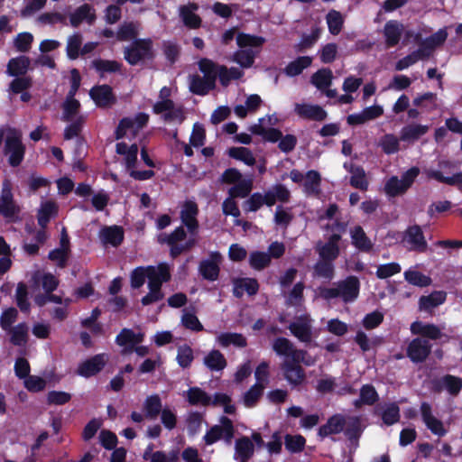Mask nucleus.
I'll list each match as a JSON object with an SVG mask.
<instances>
[{"label": "nucleus", "mask_w": 462, "mask_h": 462, "mask_svg": "<svg viewBox=\"0 0 462 462\" xmlns=\"http://www.w3.org/2000/svg\"><path fill=\"white\" fill-rule=\"evenodd\" d=\"M265 40L263 37L238 33L236 36L237 45L241 50L233 53L230 58L231 60L238 63L243 68H250L254 62V58L259 53V48L264 43Z\"/></svg>", "instance_id": "nucleus-1"}, {"label": "nucleus", "mask_w": 462, "mask_h": 462, "mask_svg": "<svg viewBox=\"0 0 462 462\" xmlns=\"http://www.w3.org/2000/svg\"><path fill=\"white\" fill-rule=\"evenodd\" d=\"M360 282L357 277L348 276L345 280L334 283L331 288L320 290V296L325 300L341 298L344 302L354 301L359 294Z\"/></svg>", "instance_id": "nucleus-2"}, {"label": "nucleus", "mask_w": 462, "mask_h": 462, "mask_svg": "<svg viewBox=\"0 0 462 462\" xmlns=\"http://www.w3.org/2000/svg\"><path fill=\"white\" fill-rule=\"evenodd\" d=\"M124 57L133 66L152 60L154 57L152 41L151 39L135 40L124 48Z\"/></svg>", "instance_id": "nucleus-3"}, {"label": "nucleus", "mask_w": 462, "mask_h": 462, "mask_svg": "<svg viewBox=\"0 0 462 462\" xmlns=\"http://www.w3.org/2000/svg\"><path fill=\"white\" fill-rule=\"evenodd\" d=\"M151 282H148L150 292L142 299L143 305L159 301L163 298L161 287L162 282L171 279L170 268L167 263H160L157 269H151Z\"/></svg>", "instance_id": "nucleus-4"}, {"label": "nucleus", "mask_w": 462, "mask_h": 462, "mask_svg": "<svg viewBox=\"0 0 462 462\" xmlns=\"http://www.w3.org/2000/svg\"><path fill=\"white\" fill-rule=\"evenodd\" d=\"M199 69L204 76L193 75L189 80V89L196 95H206L215 88L214 73L212 72L213 61L208 59H202L199 63Z\"/></svg>", "instance_id": "nucleus-5"}, {"label": "nucleus", "mask_w": 462, "mask_h": 462, "mask_svg": "<svg viewBox=\"0 0 462 462\" xmlns=\"http://www.w3.org/2000/svg\"><path fill=\"white\" fill-rule=\"evenodd\" d=\"M273 351L279 356L291 357V360L302 362L310 366L315 364V359L310 356L307 351L297 349L294 344L286 337H277L273 343Z\"/></svg>", "instance_id": "nucleus-6"}, {"label": "nucleus", "mask_w": 462, "mask_h": 462, "mask_svg": "<svg viewBox=\"0 0 462 462\" xmlns=\"http://www.w3.org/2000/svg\"><path fill=\"white\" fill-rule=\"evenodd\" d=\"M22 134L14 128H7L5 152L9 155L8 162L13 167L21 164L25 147L22 143Z\"/></svg>", "instance_id": "nucleus-7"}, {"label": "nucleus", "mask_w": 462, "mask_h": 462, "mask_svg": "<svg viewBox=\"0 0 462 462\" xmlns=\"http://www.w3.org/2000/svg\"><path fill=\"white\" fill-rule=\"evenodd\" d=\"M419 173L420 169L412 167L403 173L401 180L396 176L390 178L384 186L385 192L391 197L403 194L412 185Z\"/></svg>", "instance_id": "nucleus-8"}, {"label": "nucleus", "mask_w": 462, "mask_h": 462, "mask_svg": "<svg viewBox=\"0 0 462 462\" xmlns=\"http://www.w3.org/2000/svg\"><path fill=\"white\" fill-rule=\"evenodd\" d=\"M221 425L213 426L204 436V441L207 445H212L217 440H224L230 444L234 438L235 429L232 420L227 417L220 419Z\"/></svg>", "instance_id": "nucleus-9"}, {"label": "nucleus", "mask_w": 462, "mask_h": 462, "mask_svg": "<svg viewBox=\"0 0 462 462\" xmlns=\"http://www.w3.org/2000/svg\"><path fill=\"white\" fill-rule=\"evenodd\" d=\"M149 119V116L145 113H139L134 118H123L116 130V139L119 140L127 135L129 133L132 136H136L138 132L144 127Z\"/></svg>", "instance_id": "nucleus-10"}, {"label": "nucleus", "mask_w": 462, "mask_h": 462, "mask_svg": "<svg viewBox=\"0 0 462 462\" xmlns=\"http://www.w3.org/2000/svg\"><path fill=\"white\" fill-rule=\"evenodd\" d=\"M20 207L14 200L10 183L5 181L0 196V214L9 221L18 220Z\"/></svg>", "instance_id": "nucleus-11"}, {"label": "nucleus", "mask_w": 462, "mask_h": 462, "mask_svg": "<svg viewBox=\"0 0 462 462\" xmlns=\"http://www.w3.org/2000/svg\"><path fill=\"white\" fill-rule=\"evenodd\" d=\"M152 110L157 115H162L165 122L182 123L185 119L184 111L181 106H177L172 100L156 102Z\"/></svg>", "instance_id": "nucleus-12"}, {"label": "nucleus", "mask_w": 462, "mask_h": 462, "mask_svg": "<svg viewBox=\"0 0 462 462\" xmlns=\"http://www.w3.org/2000/svg\"><path fill=\"white\" fill-rule=\"evenodd\" d=\"M431 348L432 345L430 340L417 337L408 344L406 356L413 363H422L429 357Z\"/></svg>", "instance_id": "nucleus-13"}, {"label": "nucleus", "mask_w": 462, "mask_h": 462, "mask_svg": "<svg viewBox=\"0 0 462 462\" xmlns=\"http://www.w3.org/2000/svg\"><path fill=\"white\" fill-rule=\"evenodd\" d=\"M291 333L300 342L309 344L312 340L311 319L308 315L297 317L289 326Z\"/></svg>", "instance_id": "nucleus-14"}, {"label": "nucleus", "mask_w": 462, "mask_h": 462, "mask_svg": "<svg viewBox=\"0 0 462 462\" xmlns=\"http://www.w3.org/2000/svg\"><path fill=\"white\" fill-rule=\"evenodd\" d=\"M339 241L340 236L338 234L330 235L326 242L319 241L315 245L319 257L334 262L340 254Z\"/></svg>", "instance_id": "nucleus-15"}, {"label": "nucleus", "mask_w": 462, "mask_h": 462, "mask_svg": "<svg viewBox=\"0 0 462 462\" xmlns=\"http://www.w3.org/2000/svg\"><path fill=\"white\" fill-rule=\"evenodd\" d=\"M222 259L220 253L212 252L209 254V259L200 262L199 271L204 279L211 282L217 280L220 272L219 264Z\"/></svg>", "instance_id": "nucleus-16"}, {"label": "nucleus", "mask_w": 462, "mask_h": 462, "mask_svg": "<svg viewBox=\"0 0 462 462\" xmlns=\"http://www.w3.org/2000/svg\"><path fill=\"white\" fill-rule=\"evenodd\" d=\"M301 362L284 360L281 365L284 378L293 386L300 385L306 379L304 369L300 366Z\"/></svg>", "instance_id": "nucleus-17"}, {"label": "nucleus", "mask_w": 462, "mask_h": 462, "mask_svg": "<svg viewBox=\"0 0 462 462\" xmlns=\"http://www.w3.org/2000/svg\"><path fill=\"white\" fill-rule=\"evenodd\" d=\"M107 362V356L105 354L96 355L95 356L82 362L77 370V373L84 377H90L100 372Z\"/></svg>", "instance_id": "nucleus-18"}, {"label": "nucleus", "mask_w": 462, "mask_h": 462, "mask_svg": "<svg viewBox=\"0 0 462 462\" xmlns=\"http://www.w3.org/2000/svg\"><path fill=\"white\" fill-rule=\"evenodd\" d=\"M199 214L198 205L193 201H186L180 211V218L190 233L196 235L199 229L197 216Z\"/></svg>", "instance_id": "nucleus-19"}, {"label": "nucleus", "mask_w": 462, "mask_h": 462, "mask_svg": "<svg viewBox=\"0 0 462 462\" xmlns=\"http://www.w3.org/2000/svg\"><path fill=\"white\" fill-rule=\"evenodd\" d=\"M344 420L343 431L346 438L356 446L365 427L363 419L360 416H344Z\"/></svg>", "instance_id": "nucleus-20"}, {"label": "nucleus", "mask_w": 462, "mask_h": 462, "mask_svg": "<svg viewBox=\"0 0 462 462\" xmlns=\"http://www.w3.org/2000/svg\"><path fill=\"white\" fill-rule=\"evenodd\" d=\"M294 111L300 118L319 122L324 121L328 116L320 106L311 104L296 103Z\"/></svg>", "instance_id": "nucleus-21"}, {"label": "nucleus", "mask_w": 462, "mask_h": 462, "mask_svg": "<svg viewBox=\"0 0 462 462\" xmlns=\"http://www.w3.org/2000/svg\"><path fill=\"white\" fill-rule=\"evenodd\" d=\"M91 98L99 107H109L116 101L112 88L108 85L97 86L89 91Z\"/></svg>", "instance_id": "nucleus-22"}, {"label": "nucleus", "mask_w": 462, "mask_h": 462, "mask_svg": "<svg viewBox=\"0 0 462 462\" xmlns=\"http://www.w3.org/2000/svg\"><path fill=\"white\" fill-rule=\"evenodd\" d=\"M420 413L427 428L435 435L442 437L447 430L441 420L437 419L431 411V407L428 402H422L420 405Z\"/></svg>", "instance_id": "nucleus-23"}, {"label": "nucleus", "mask_w": 462, "mask_h": 462, "mask_svg": "<svg viewBox=\"0 0 462 462\" xmlns=\"http://www.w3.org/2000/svg\"><path fill=\"white\" fill-rule=\"evenodd\" d=\"M383 114V108L379 105L365 107L362 112L349 115L346 122L350 125H364L368 121L376 119Z\"/></svg>", "instance_id": "nucleus-24"}, {"label": "nucleus", "mask_w": 462, "mask_h": 462, "mask_svg": "<svg viewBox=\"0 0 462 462\" xmlns=\"http://www.w3.org/2000/svg\"><path fill=\"white\" fill-rule=\"evenodd\" d=\"M344 168L351 174L350 185L360 190L365 191L368 189L369 181L365 170L354 163H344Z\"/></svg>", "instance_id": "nucleus-25"}, {"label": "nucleus", "mask_w": 462, "mask_h": 462, "mask_svg": "<svg viewBox=\"0 0 462 462\" xmlns=\"http://www.w3.org/2000/svg\"><path fill=\"white\" fill-rule=\"evenodd\" d=\"M199 5L195 3L180 5L179 8L180 16L185 26L190 29H198L201 25V18L196 14Z\"/></svg>", "instance_id": "nucleus-26"}, {"label": "nucleus", "mask_w": 462, "mask_h": 462, "mask_svg": "<svg viewBox=\"0 0 462 462\" xmlns=\"http://www.w3.org/2000/svg\"><path fill=\"white\" fill-rule=\"evenodd\" d=\"M404 26L398 21H388L383 27V33L388 48L397 45L402 38Z\"/></svg>", "instance_id": "nucleus-27"}, {"label": "nucleus", "mask_w": 462, "mask_h": 462, "mask_svg": "<svg viewBox=\"0 0 462 462\" xmlns=\"http://www.w3.org/2000/svg\"><path fill=\"white\" fill-rule=\"evenodd\" d=\"M405 239L411 244V249L417 252H425L428 248L427 242L424 238L420 226L415 225L410 226L405 232Z\"/></svg>", "instance_id": "nucleus-28"}, {"label": "nucleus", "mask_w": 462, "mask_h": 462, "mask_svg": "<svg viewBox=\"0 0 462 462\" xmlns=\"http://www.w3.org/2000/svg\"><path fill=\"white\" fill-rule=\"evenodd\" d=\"M254 445L252 439L248 437H242L235 442V459L239 462H248V460L254 456Z\"/></svg>", "instance_id": "nucleus-29"}, {"label": "nucleus", "mask_w": 462, "mask_h": 462, "mask_svg": "<svg viewBox=\"0 0 462 462\" xmlns=\"http://www.w3.org/2000/svg\"><path fill=\"white\" fill-rule=\"evenodd\" d=\"M411 331L414 335H420V337L436 340L440 338L443 334L439 327L434 324H425L420 321H415L411 325Z\"/></svg>", "instance_id": "nucleus-30"}, {"label": "nucleus", "mask_w": 462, "mask_h": 462, "mask_svg": "<svg viewBox=\"0 0 462 462\" xmlns=\"http://www.w3.org/2000/svg\"><path fill=\"white\" fill-rule=\"evenodd\" d=\"M266 206L272 207L277 201L287 203L291 199V191L282 184H276L265 192Z\"/></svg>", "instance_id": "nucleus-31"}, {"label": "nucleus", "mask_w": 462, "mask_h": 462, "mask_svg": "<svg viewBox=\"0 0 462 462\" xmlns=\"http://www.w3.org/2000/svg\"><path fill=\"white\" fill-rule=\"evenodd\" d=\"M31 60L27 56L13 58L8 61L6 73L11 77L24 76L30 69Z\"/></svg>", "instance_id": "nucleus-32"}, {"label": "nucleus", "mask_w": 462, "mask_h": 462, "mask_svg": "<svg viewBox=\"0 0 462 462\" xmlns=\"http://www.w3.org/2000/svg\"><path fill=\"white\" fill-rule=\"evenodd\" d=\"M430 127L428 125L411 124L402 128L400 133L401 141L407 143H414L420 137L428 133Z\"/></svg>", "instance_id": "nucleus-33"}, {"label": "nucleus", "mask_w": 462, "mask_h": 462, "mask_svg": "<svg viewBox=\"0 0 462 462\" xmlns=\"http://www.w3.org/2000/svg\"><path fill=\"white\" fill-rule=\"evenodd\" d=\"M95 20V12L88 4L78 7L75 12L70 14V24L73 27H78L83 21H87L89 24H92Z\"/></svg>", "instance_id": "nucleus-34"}, {"label": "nucleus", "mask_w": 462, "mask_h": 462, "mask_svg": "<svg viewBox=\"0 0 462 462\" xmlns=\"http://www.w3.org/2000/svg\"><path fill=\"white\" fill-rule=\"evenodd\" d=\"M344 415L335 414L330 417L327 423L322 425L319 430V435L322 438L332 434H337L344 430Z\"/></svg>", "instance_id": "nucleus-35"}, {"label": "nucleus", "mask_w": 462, "mask_h": 462, "mask_svg": "<svg viewBox=\"0 0 462 462\" xmlns=\"http://www.w3.org/2000/svg\"><path fill=\"white\" fill-rule=\"evenodd\" d=\"M187 235L182 226L177 227L170 235L162 234L158 237V241L162 244H167L170 246V254L172 257V250L176 247H181L182 242L185 240Z\"/></svg>", "instance_id": "nucleus-36"}, {"label": "nucleus", "mask_w": 462, "mask_h": 462, "mask_svg": "<svg viewBox=\"0 0 462 462\" xmlns=\"http://www.w3.org/2000/svg\"><path fill=\"white\" fill-rule=\"evenodd\" d=\"M447 293L442 291H435L430 295L421 296L419 300L420 309L430 311L442 304L446 300Z\"/></svg>", "instance_id": "nucleus-37"}, {"label": "nucleus", "mask_w": 462, "mask_h": 462, "mask_svg": "<svg viewBox=\"0 0 462 462\" xmlns=\"http://www.w3.org/2000/svg\"><path fill=\"white\" fill-rule=\"evenodd\" d=\"M335 275V266L332 261L319 258L313 266V276L330 281Z\"/></svg>", "instance_id": "nucleus-38"}, {"label": "nucleus", "mask_w": 462, "mask_h": 462, "mask_svg": "<svg viewBox=\"0 0 462 462\" xmlns=\"http://www.w3.org/2000/svg\"><path fill=\"white\" fill-rule=\"evenodd\" d=\"M320 174L316 171H309L304 177L303 187L308 196H318L320 192Z\"/></svg>", "instance_id": "nucleus-39"}, {"label": "nucleus", "mask_w": 462, "mask_h": 462, "mask_svg": "<svg viewBox=\"0 0 462 462\" xmlns=\"http://www.w3.org/2000/svg\"><path fill=\"white\" fill-rule=\"evenodd\" d=\"M351 238L353 245L360 251L369 252L372 250L373 243L360 226H355L351 230Z\"/></svg>", "instance_id": "nucleus-40"}, {"label": "nucleus", "mask_w": 462, "mask_h": 462, "mask_svg": "<svg viewBox=\"0 0 462 462\" xmlns=\"http://www.w3.org/2000/svg\"><path fill=\"white\" fill-rule=\"evenodd\" d=\"M100 237L105 244L117 246L124 239V231L122 227L116 226L105 227L100 232Z\"/></svg>", "instance_id": "nucleus-41"}, {"label": "nucleus", "mask_w": 462, "mask_h": 462, "mask_svg": "<svg viewBox=\"0 0 462 462\" xmlns=\"http://www.w3.org/2000/svg\"><path fill=\"white\" fill-rule=\"evenodd\" d=\"M162 400L158 394L147 397L143 402V411L146 419L155 420L162 411Z\"/></svg>", "instance_id": "nucleus-42"}, {"label": "nucleus", "mask_w": 462, "mask_h": 462, "mask_svg": "<svg viewBox=\"0 0 462 462\" xmlns=\"http://www.w3.org/2000/svg\"><path fill=\"white\" fill-rule=\"evenodd\" d=\"M143 337L144 335L143 333H134L132 329L123 328L116 336V342L118 346H135L142 343Z\"/></svg>", "instance_id": "nucleus-43"}, {"label": "nucleus", "mask_w": 462, "mask_h": 462, "mask_svg": "<svg viewBox=\"0 0 462 462\" xmlns=\"http://www.w3.org/2000/svg\"><path fill=\"white\" fill-rule=\"evenodd\" d=\"M333 74L329 69H321L311 77V83L319 90L327 89L332 83Z\"/></svg>", "instance_id": "nucleus-44"}, {"label": "nucleus", "mask_w": 462, "mask_h": 462, "mask_svg": "<svg viewBox=\"0 0 462 462\" xmlns=\"http://www.w3.org/2000/svg\"><path fill=\"white\" fill-rule=\"evenodd\" d=\"M11 334L10 341L14 346H23L28 339V326L25 323H20L7 330Z\"/></svg>", "instance_id": "nucleus-45"}, {"label": "nucleus", "mask_w": 462, "mask_h": 462, "mask_svg": "<svg viewBox=\"0 0 462 462\" xmlns=\"http://www.w3.org/2000/svg\"><path fill=\"white\" fill-rule=\"evenodd\" d=\"M204 364L210 369L220 371L226 366V360L223 354L218 350H212L204 358Z\"/></svg>", "instance_id": "nucleus-46"}, {"label": "nucleus", "mask_w": 462, "mask_h": 462, "mask_svg": "<svg viewBox=\"0 0 462 462\" xmlns=\"http://www.w3.org/2000/svg\"><path fill=\"white\" fill-rule=\"evenodd\" d=\"M188 402L192 405L208 406L211 403V398L206 392L199 387H191L187 392Z\"/></svg>", "instance_id": "nucleus-47"}, {"label": "nucleus", "mask_w": 462, "mask_h": 462, "mask_svg": "<svg viewBox=\"0 0 462 462\" xmlns=\"http://www.w3.org/2000/svg\"><path fill=\"white\" fill-rule=\"evenodd\" d=\"M151 269H157L154 266L148 267H138L134 269L131 274V286L134 289L140 288L145 282V278H148L151 282Z\"/></svg>", "instance_id": "nucleus-48"}, {"label": "nucleus", "mask_w": 462, "mask_h": 462, "mask_svg": "<svg viewBox=\"0 0 462 462\" xmlns=\"http://www.w3.org/2000/svg\"><path fill=\"white\" fill-rule=\"evenodd\" d=\"M271 256L268 253L265 252H252L249 255V264L250 266L256 270L262 271L264 268L268 267L271 263Z\"/></svg>", "instance_id": "nucleus-49"}, {"label": "nucleus", "mask_w": 462, "mask_h": 462, "mask_svg": "<svg viewBox=\"0 0 462 462\" xmlns=\"http://www.w3.org/2000/svg\"><path fill=\"white\" fill-rule=\"evenodd\" d=\"M217 341L223 346L234 345L238 347H245L247 345L246 338L238 333H222L217 337Z\"/></svg>", "instance_id": "nucleus-50"}, {"label": "nucleus", "mask_w": 462, "mask_h": 462, "mask_svg": "<svg viewBox=\"0 0 462 462\" xmlns=\"http://www.w3.org/2000/svg\"><path fill=\"white\" fill-rule=\"evenodd\" d=\"M400 140L393 134H387L381 137L379 146L386 154L395 153L400 150Z\"/></svg>", "instance_id": "nucleus-51"}, {"label": "nucleus", "mask_w": 462, "mask_h": 462, "mask_svg": "<svg viewBox=\"0 0 462 462\" xmlns=\"http://www.w3.org/2000/svg\"><path fill=\"white\" fill-rule=\"evenodd\" d=\"M312 59L309 56L299 57L295 60L290 62L285 68V72L288 76H297L302 70L310 66Z\"/></svg>", "instance_id": "nucleus-52"}, {"label": "nucleus", "mask_w": 462, "mask_h": 462, "mask_svg": "<svg viewBox=\"0 0 462 462\" xmlns=\"http://www.w3.org/2000/svg\"><path fill=\"white\" fill-rule=\"evenodd\" d=\"M427 177L434 179L439 182L446 183L448 185H457L462 189V173H457L451 177H444L439 171L430 170L426 171Z\"/></svg>", "instance_id": "nucleus-53"}, {"label": "nucleus", "mask_w": 462, "mask_h": 462, "mask_svg": "<svg viewBox=\"0 0 462 462\" xmlns=\"http://www.w3.org/2000/svg\"><path fill=\"white\" fill-rule=\"evenodd\" d=\"M328 31L333 35H337L343 27L344 18L342 14L336 10H331L326 16Z\"/></svg>", "instance_id": "nucleus-54"}, {"label": "nucleus", "mask_w": 462, "mask_h": 462, "mask_svg": "<svg viewBox=\"0 0 462 462\" xmlns=\"http://www.w3.org/2000/svg\"><path fill=\"white\" fill-rule=\"evenodd\" d=\"M253 189V180H242L236 183L234 187L229 189V195L232 198H245Z\"/></svg>", "instance_id": "nucleus-55"}, {"label": "nucleus", "mask_w": 462, "mask_h": 462, "mask_svg": "<svg viewBox=\"0 0 462 462\" xmlns=\"http://www.w3.org/2000/svg\"><path fill=\"white\" fill-rule=\"evenodd\" d=\"M80 107L79 102L74 97H67L63 104L62 120L65 122L73 121Z\"/></svg>", "instance_id": "nucleus-56"}, {"label": "nucleus", "mask_w": 462, "mask_h": 462, "mask_svg": "<svg viewBox=\"0 0 462 462\" xmlns=\"http://www.w3.org/2000/svg\"><path fill=\"white\" fill-rule=\"evenodd\" d=\"M57 212V206L53 202H46L44 203L38 213V223L42 226V229L44 230V227L47 226L51 217L54 216Z\"/></svg>", "instance_id": "nucleus-57"}, {"label": "nucleus", "mask_w": 462, "mask_h": 462, "mask_svg": "<svg viewBox=\"0 0 462 462\" xmlns=\"http://www.w3.org/2000/svg\"><path fill=\"white\" fill-rule=\"evenodd\" d=\"M92 66L101 73V76L105 72H117L121 69L122 64L116 60H94L92 61Z\"/></svg>", "instance_id": "nucleus-58"}, {"label": "nucleus", "mask_w": 462, "mask_h": 462, "mask_svg": "<svg viewBox=\"0 0 462 462\" xmlns=\"http://www.w3.org/2000/svg\"><path fill=\"white\" fill-rule=\"evenodd\" d=\"M294 218L293 214L291 212V208H284L282 206L276 208V211L273 217L274 223L286 229Z\"/></svg>", "instance_id": "nucleus-59"}, {"label": "nucleus", "mask_w": 462, "mask_h": 462, "mask_svg": "<svg viewBox=\"0 0 462 462\" xmlns=\"http://www.w3.org/2000/svg\"><path fill=\"white\" fill-rule=\"evenodd\" d=\"M443 387L453 396L459 393L462 389V379L451 374L444 375L441 378Z\"/></svg>", "instance_id": "nucleus-60"}, {"label": "nucleus", "mask_w": 462, "mask_h": 462, "mask_svg": "<svg viewBox=\"0 0 462 462\" xmlns=\"http://www.w3.org/2000/svg\"><path fill=\"white\" fill-rule=\"evenodd\" d=\"M264 390V387H263L260 383H255L253 385L245 394L243 397L244 403L246 407H253L254 406L261 396L263 395V392Z\"/></svg>", "instance_id": "nucleus-61"}, {"label": "nucleus", "mask_w": 462, "mask_h": 462, "mask_svg": "<svg viewBox=\"0 0 462 462\" xmlns=\"http://www.w3.org/2000/svg\"><path fill=\"white\" fill-rule=\"evenodd\" d=\"M228 154L235 159L240 160L247 165H254L255 159L251 151L245 147H233L229 149Z\"/></svg>", "instance_id": "nucleus-62"}, {"label": "nucleus", "mask_w": 462, "mask_h": 462, "mask_svg": "<svg viewBox=\"0 0 462 462\" xmlns=\"http://www.w3.org/2000/svg\"><path fill=\"white\" fill-rule=\"evenodd\" d=\"M404 277L409 283L419 287H426L431 283V279L429 276L418 271H407Z\"/></svg>", "instance_id": "nucleus-63"}, {"label": "nucleus", "mask_w": 462, "mask_h": 462, "mask_svg": "<svg viewBox=\"0 0 462 462\" xmlns=\"http://www.w3.org/2000/svg\"><path fill=\"white\" fill-rule=\"evenodd\" d=\"M32 85V79L31 77L18 76L9 84V91L14 94L22 93L30 88Z\"/></svg>", "instance_id": "nucleus-64"}]
</instances>
